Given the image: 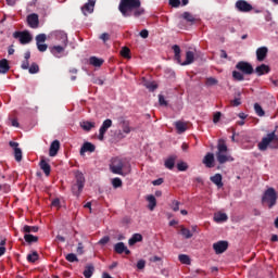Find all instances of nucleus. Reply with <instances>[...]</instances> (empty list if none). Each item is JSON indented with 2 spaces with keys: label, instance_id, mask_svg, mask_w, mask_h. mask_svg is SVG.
Masks as SVG:
<instances>
[{
  "label": "nucleus",
  "instance_id": "obj_1",
  "mask_svg": "<svg viewBox=\"0 0 278 278\" xmlns=\"http://www.w3.org/2000/svg\"><path fill=\"white\" fill-rule=\"evenodd\" d=\"M141 5L142 2L140 0H121L118 10L125 18H129L130 16L139 18V16L144 14V9Z\"/></svg>",
  "mask_w": 278,
  "mask_h": 278
},
{
  "label": "nucleus",
  "instance_id": "obj_38",
  "mask_svg": "<svg viewBox=\"0 0 278 278\" xmlns=\"http://www.w3.org/2000/svg\"><path fill=\"white\" fill-rule=\"evenodd\" d=\"M227 214L225 213H217L214 216L215 223H225L227 220Z\"/></svg>",
  "mask_w": 278,
  "mask_h": 278
},
{
  "label": "nucleus",
  "instance_id": "obj_51",
  "mask_svg": "<svg viewBox=\"0 0 278 278\" xmlns=\"http://www.w3.org/2000/svg\"><path fill=\"white\" fill-rule=\"evenodd\" d=\"M177 169L180 172L188 170V164L186 162H180L177 164Z\"/></svg>",
  "mask_w": 278,
  "mask_h": 278
},
{
  "label": "nucleus",
  "instance_id": "obj_47",
  "mask_svg": "<svg viewBox=\"0 0 278 278\" xmlns=\"http://www.w3.org/2000/svg\"><path fill=\"white\" fill-rule=\"evenodd\" d=\"M112 186L113 188H122L123 187V180L118 177L112 179Z\"/></svg>",
  "mask_w": 278,
  "mask_h": 278
},
{
  "label": "nucleus",
  "instance_id": "obj_45",
  "mask_svg": "<svg viewBox=\"0 0 278 278\" xmlns=\"http://www.w3.org/2000/svg\"><path fill=\"white\" fill-rule=\"evenodd\" d=\"M254 112L257 114V116H265L266 112H264V109H262V105L260 103L254 104Z\"/></svg>",
  "mask_w": 278,
  "mask_h": 278
},
{
  "label": "nucleus",
  "instance_id": "obj_44",
  "mask_svg": "<svg viewBox=\"0 0 278 278\" xmlns=\"http://www.w3.org/2000/svg\"><path fill=\"white\" fill-rule=\"evenodd\" d=\"M24 240L25 242H27L28 244H31L34 242H38V237L34 236V235H25L24 236Z\"/></svg>",
  "mask_w": 278,
  "mask_h": 278
},
{
  "label": "nucleus",
  "instance_id": "obj_31",
  "mask_svg": "<svg viewBox=\"0 0 278 278\" xmlns=\"http://www.w3.org/2000/svg\"><path fill=\"white\" fill-rule=\"evenodd\" d=\"M8 71H10V63L8 62V60L7 59L0 60V73L2 75H5Z\"/></svg>",
  "mask_w": 278,
  "mask_h": 278
},
{
  "label": "nucleus",
  "instance_id": "obj_41",
  "mask_svg": "<svg viewBox=\"0 0 278 278\" xmlns=\"http://www.w3.org/2000/svg\"><path fill=\"white\" fill-rule=\"evenodd\" d=\"M180 233L184 236V238H186V240H190V238H192V231L186 227H181Z\"/></svg>",
  "mask_w": 278,
  "mask_h": 278
},
{
  "label": "nucleus",
  "instance_id": "obj_56",
  "mask_svg": "<svg viewBox=\"0 0 278 278\" xmlns=\"http://www.w3.org/2000/svg\"><path fill=\"white\" fill-rule=\"evenodd\" d=\"M159 103H160V105H165V106L168 105V102L162 94L159 96Z\"/></svg>",
  "mask_w": 278,
  "mask_h": 278
},
{
  "label": "nucleus",
  "instance_id": "obj_21",
  "mask_svg": "<svg viewBox=\"0 0 278 278\" xmlns=\"http://www.w3.org/2000/svg\"><path fill=\"white\" fill-rule=\"evenodd\" d=\"M203 164H205L206 168H214V153H206L203 159Z\"/></svg>",
  "mask_w": 278,
  "mask_h": 278
},
{
  "label": "nucleus",
  "instance_id": "obj_62",
  "mask_svg": "<svg viewBox=\"0 0 278 278\" xmlns=\"http://www.w3.org/2000/svg\"><path fill=\"white\" fill-rule=\"evenodd\" d=\"M108 242H110V237L105 236L102 239L99 240V244H108Z\"/></svg>",
  "mask_w": 278,
  "mask_h": 278
},
{
  "label": "nucleus",
  "instance_id": "obj_11",
  "mask_svg": "<svg viewBox=\"0 0 278 278\" xmlns=\"http://www.w3.org/2000/svg\"><path fill=\"white\" fill-rule=\"evenodd\" d=\"M110 127H112V119L108 118L102 123V126L99 129V136H98V140L103 141L105 140V134L108 132V130L110 129Z\"/></svg>",
  "mask_w": 278,
  "mask_h": 278
},
{
  "label": "nucleus",
  "instance_id": "obj_12",
  "mask_svg": "<svg viewBox=\"0 0 278 278\" xmlns=\"http://www.w3.org/2000/svg\"><path fill=\"white\" fill-rule=\"evenodd\" d=\"M213 249H214L216 255H220V254L225 253V251H227V249H229V242H227V241L215 242L213 244Z\"/></svg>",
  "mask_w": 278,
  "mask_h": 278
},
{
  "label": "nucleus",
  "instance_id": "obj_3",
  "mask_svg": "<svg viewBox=\"0 0 278 278\" xmlns=\"http://www.w3.org/2000/svg\"><path fill=\"white\" fill-rule=\"evenodd\" d=\"M216 160L219 164H227V162H233L231 155H229V148H227V143L225 139H219L217 143V152Z\"/></svg>",
  "mask_w": 278,
  "mask_h": 278
},
{
  "label": "nucleus",
  "instance_id": "obj_29",
  "mask_svg": "<svg viewBox=\"0 0 278 278\" xmlns=\"http://www.w3.org/2000/svg\"><path fill=\"white\" fill-rule=\"evenodd\" d=\"M39 166L41 170H43L46 177H49V175H51V165L48 162H46L45 160H41L39 163Z\"/></svg>",
  "mask_w": 278,
  "mask_h": 278
},
{
  "label": "nucleus",
  "instance_id": "obj_8",
  "mask_svg": "<svg viewBox=\"0 0 278 278\" xmlns=\"http://www.w3.org/2000/svg\"><path fill=\"white\" fill-rule=\"evenodd\" d=\"M237 71H240L243 75H253V65L247 61H240L236 64Z\"/></svg>",
  "mask_w": 278,
  "mask_h": 278
},
{
  "label": "nucleus",
  "instance_id": "obj_57",
  "mask_svg": "<svg viewBox=\"0 0 278 278\" xmlns=\"http://www.w3.org/2000/svg\"><path fill=\"white\" fill-rule=\"evenodd\" d=\"M220 116H223V114L220 112H216L213 116V123H218L220 121Z\"/></svg>",
  "mask_w": 278,
  "mask_h": 278
},
{
  "label": "nucleus",
  "instance_id": "obj_19",
  "mask_svg": "<svg viewBox=\"0 0 278 278\" xmlns=\"http://www.w3.org/2000/svg\"><path fill=\"white\" fill-rule=\"evenodd\" d=\"M94 3H96L94 0H88V3H86V4L81 8L83 14H85V16H86L87 14H92V13L94 12Z\"/></svg>",
  "mask_w": 278,
  "mask_h": 278
},
{
  "label": "nucleus",
  "instance_id": "obj_61",
  "mask_svg": "<svg viewBox=\"0 0 278 278\" xmlns=\"http://www.w3.org/2000/svg\"><path fill=\"white\" fill-rule=\"evenodd\" d=\"M100 40H103V42H108V40H110V34L103 33V34L100 36Z\"/></svg>",
  "mask_w": 278,
  "mask_h": 278
},
{
  "label": "nucleus",
  "instance_id": "obj_49",
  "mask_svg": "<svg viewBox=\"0 0 278 278\" xmlns=\"http://www.w3.org/2000/svg\"><path fill=\"white\" fill-rule=\"evenodd\" d=\"M205 85L206 86H216V85H218V79H216L214 77H208V78H206Z\"/></svg>",
  "mask_w": 278,
  "mask_h": 278
},
{
  "label": "nucleus",
  "instance_id": "obj_52",
  "mask_svg": "<svg viewBox=\"0 0 278 278\" xmlns=\"http://www.w3.org/2000/svg\"><path fill=\"white\" fill-rule=\"evenodd\" d=\"M37 49L40 51V53H45V51L49 49V46L47 43H37Z\"/></svg>",
  "mask_w": 278,
  "mask_h": 278
},
{
  "label": "nucleus",
  "instance_id": "obj_14",
  "mask_svg": "<svg viewBox=\"0 0 278 278\" xmlns=\"http://www.w3.org/2000/svg\"><path fill=\"white\" fill-rule=\"evenodd\" d=\"M9 144L14 149V157L16 162H21L23 160V151L18 148V142L10 141Z\"/></svg>",
  "mask_w": 278,
  "mask_h": 278
},
{
  "label": "nucleus",
  "instance_id": "obj_18",
  "mask_svg": "<svg viewBox=\"0 0 278 278\" xmlns=\"http://www.w3.org/2000/svg\"><path fill=\"white\" fill-rule=\"evenodd\" d=\"M267 55H268L267 47H261V48L256 49V60L258 62H264V60H266Z\"/></svg>",
  "mask_w": 278,
  "mask_h": 278
},
{
  "label": "nucleus",
  "instance_id": "obj_35",
  "mask_svg": "<svg viewBox=\"0 0 278 278\" xmlns=\"http://www.w3.org/2000/svg\"><path fill=\"white\" fill-rule=\"evenodd\" d=\"M38 226H28V225H25L23 227V232L26 233V235H29V233H38Z\"/></svg>",
  "mask_w": 278,
  "mask_h": 278
},
{
  "label": "nucleus",
  "instance_id": "obj_6",
  "mask_svg": "<svg viewBox=\"0 0 278 278\" xmlns=\"http://www.w3.org/2000/svg\"><path fill=\"white\" fill-rule=\"evenodd\" d=\"M86 186V177H84V173L76 172L75 174V182L72 185V193L74 197L79 198L81 192H84V187Z\"/></svg>",
  "mask_w": 278,
  "mask_h": 278
},
{
  "label": "nucleus",
  "instance_id": "obj_28",
  "mask_svg": "<svg viewBox=\"0 0 278 278\" xmlns=\"http://www.w3.org/2000/svg\"><path fill=\"white\" fill-rule=\"evenodd\" d=\"M210 179H211L212 184L217 186V188H223V186H224V184H223V175L215 174L214 176H211Z\"/></svg>",
  "mask_w": 278,
  "mask_h": 278
},
{
  "label": "nucleus",
  "instance_id": "obj_54",
  "mask_svg": "<svg viewBox=\"0 0 278 278\" xmlns=\"http://www.w3.org/2000/svg\"><path fill=\"white\" fill-rule=\"evenodd\" d=\"M169 5L172 8H179V5H181V0H169Z\"/></svg>",
  "mask_w": 278,
  "mask_h": 278
},
{
  "label": "nucleus",
  "instance_id": "obj_36",
  "mask_svg": "<svg viewBox=\"0 0 278 278\" xmlns=\"http://www.w3.org/2000/svg\"><path fill=\"white\" fill-rule=\"evenodd\" d=\"M83 275L86 278L92 277V275H94V266L93 265H87Z\"/></svg>",
  "mask_w": 278,
  "mask_h": 278
},
{
  "label": "nucleus",
  "instance_id": "obj_24",
  "mask_svg": "<svg viewBox=\"0 0 278 278\" xmlns=\"http://www.w3.org/2000/svg\"><path fill=\"white\" fill-rule=\"evenodd\" d=\"M94 144L90 142H85L83 147L80 148V155H84V153H94Z\"/></svg>",
  "mask_w": 278,
  "mask_h": 278
},
{
  "label": "nucleus",
  "instance_id": "obj_17",
  "mask_svg": "<svg viewBox=\"0 0 278 278\" xmlns=\"http://www.w3.org/2000/svg\"><path fill=\"white\" fill-rule=\"evenodd\" d=\"M55 39L61 42V45H64V47H67L68 45V35L64 33V30H56L54 33Z\"/></svg>",
  "mask_w": 278,
  "mask_h": 278
},
{
  "label": "nucleus",
  "instance_id": "obj_58",
  "mask_svg": "<svg viewBox=\"0 0 278 278\" xmlns=\"http://www.w3.org/2000/svg\"><path fill=\"white\" fill-rule=\"evenodd\" d=\"M21 68H23V71H27L29 68V61L28 60H24L22 62Z\"/></svg>",
  "mask_w": 278,
  "mask_h": 278
},
{
  "label": "nucleus",
  "instance_id": "obj_33",
  "mask_svg": "<svg viewBox=\"0 0 278 278\" xmlns=\"http://www.w3.org/2000/svg\"><path fill=\"white\" fill-rule=\"evenodd\" d=\"M142 242V235L140 233H135L132 237L128 240L129 247H134V244Z\"/></svg>",
  "mask_w": 278,
  "mask_h": 278
},
{
  "label": "nucleus",
  "instance_id": "obj_13",
  "mask_svg": "<svg viewBox=\"0 0 278 278\" xmlns=\"http://www.w3.org/2000/svg\"><path fill=\"white\" fill-rule=\"evenodd\" d=\"M118 125L123 130V134L129 135L134 131V128L130 126L129 121L125 119V117H118Z\"/></svg>",
  "mask_w": 278,
  "mask_h": 278
},
{
  "label": "nucleus",
  "instance_id": "obj_46",
  "mask_svg": "<svg viewBox=\"0 0 278 278\" xmlns=\"http://www.w3.org/2000/svg\"><path fill=\"white\" fill-rule=\"evenodd\" d=\"M36 45L45 43L47 42V35L46 34H39L35 38Z\"/></svg>",
  "mask_w": 278,
  "mask_h": 278
},
{
  "label": "nucleus",
  "instance_id": "obj_53",
  "mask_svg": "<svg viewBox=\"0 0 278 278\" xmlns=\"http://www.w3.org/2000/svg\"><path fill=\"white\" fill-rule=\"evenodd\" d=\"M179 205H180V202L177 201V200H174V201L172 202V205H170L173 212H179Z\"/></svg>",
  "mask_w": 278,
  "mask_h": 278
},
{
  "label": "nucleus",
  "instance_id": "obj_32",
  "mask_svg": "<svg viewBox=\"0 0 278 278\" xmlns=\"http://www.w3.org/2000/svg\"><path fill=\"white\" fill-rule=\"evenodd\" d=\"M175 160H177V155H172L165 161V167L169 170H173L175 168Z\"/></svg>",
  "mask_w": 278,
  "mask_h": 278
},
{
  "label": "nucleus",
  "instance_id": "obj_30",
  "mask_svg": "<svg viewBox=\"0 0 278 278\" xmlns=\"http://www.w3.org/2000/svg\"><path fill=\"white\" fill-rule=\"evenodd\" d=\"M175 127L177 129V134H184L188 130V124L181 121L176 122Z\"/></svg>",
  "mask_w": 278,
  "mask_h": 278
},
{
  "label": "nucleus",
  "instance_id": "obj_16",
  "mask_svg": "<svg viewBox=\"0 0 278 278\" xmlns=\"http://www.w3.org/2000/svg\"><path fill=\"white\" fill-rule=\"evenodd\" d=\"M114 251L115 253H118V255H123V253H125V255H131V251L125 247L124 242L116 243L114 245Z\"/></svg>",
  "mask_w": 278,
  "mask_h": 278
},
{
  "label": "nucleus",
  "instance_id": "obj_22",
  "mask_svg": "<svg viewBox=\"0 0 278 278\" xmlns=\"http://www.w3.org/2000/svg\"><path fill=\"white\" fill-rule=\"evenodd\" d=\"M255 73L258 77H262V75H268V73H270V67L266 64H261L255 68Z\"/></svg>",
  "mask_w": 278,
  "mask_h": 278
},
{
  "label": "nucleus",
  "instance_id": "obj_64",
  "mask_svg": "<svg viewBox=\"0 0 278 278\" xmlns=\"http://www.w3.org/2000/svg\"><path fill=\"white\" fill-rule=\"evenodd\" d=\"M52 207H60V199H54L51 203Z\"/></svg>",
  "mask_w": 278,
  "mask_h": 278
},
{
  "label": "nucleus",
  "instance_id": "obj_2",
  "mask_svg": "<svg viewBox=\"0 0 278 278\" xmlns=\"http://www.w3.org/2000/svg\"><path fill=\"white\" fill-rule=\"evenodd\" d=\"M109 168L113 175H122V177H125L127 175L125 170L129 173L131 165L127 159L116 156L111 160Z\"/></svg>",
  "mask_w": 278,
  "mask_h": 278
},
{
  "label": "nucleus",
  "instance_id": "obj_27",
  "mask_svg": "<svg viewBox=\"0 0 278 278\" xmlns=\"http://www.w3.org/2000/svg\"><path fill=\"white\" fill-rule=\"evenodd\" d=\"M143 79V86L144 88H147L150 92H155V90H157V83L155 81H149L147 80V78H142Z\"/></svg>",
  "mask_w": 278,
  "mask_h": 278
},
{
  "label": "nucleus",
  "instance_id": "obj_4",
  "mask_svg": "<svg viewBox=\"0 0 278 278\" xmlns=\"http://www.w3.org/2000/svg\"><path fill=\"white\" fill-rule=\"evenodd\" d=\"M277 199H278V193L275 188L269 187L267 190L264 191L263 197H262V205L264 207H268V210H273L275 205H277Z\"/></svg>",
  "mask_w": 278,
  "mask_h": 278
},
{
  "label": "nucleus",
  "instance_id": "obj_10",
  "mask_svg": "<svg viewBox=\"0 0 278 278\" xmlns=\"http://www.w3.org/2000/svg\"><path fill=\"white\" fill-rule=\"evenodd\" d=\"M235 8L238 12H242V13H249L253 11V5L249 3L247 0H238L235 3Z\"/></svg>",
  "mask_w": 278,
  "mask_h": 278
},
{
  "label": "nucleus",
  "instance_id": "obj_48",
  "mask_svg": "<svg viewBox=\"0 0 278 278\" xmlns=\"http://www.w3.org/2000/svg\"><path fill=\"white\" fill-rule=\"evenodd\" d=\"M65 260H66L67 262H71V263H73V262H79V258H77V255H76L75 253H70V254H67V255L65 256Z\"/></svg>",
  "mask_w": 278,
  "mask_h": 278
},
{
  "label": "nucleus",
  "instance_id": "obj_39",
  "mask_svg": "<svg viewBox=\"0 0 278 278\" xmlns=\"http://www.w3.org/2000/svg\"><path fill=\"white\" fill-rule=\"evenodd\" d=\"M232 79H235V81H244V74L239 71H233Z\"/></svg>",
  "mask_w": 278,
  "mask_h": 278
},
{
  "label": "nucleus",
  "instance_id": "obj_25",
  "mask_svg": "<svg viewBox=\"0 0 278 278\" xmlns=\"http://www.w3.org/2000/svg\"><path fill=\"white\" fill-rule=\"evenodd\" d=\"M80 127L84 129V131H92V129L97 127V123L84 121L80 122Z\"/></svg>",
  "mask_w": 278,
  "mask_h": 278
},
{
  "label": "nucleus",
  "instance_id": "obj_20",
  "mask_svg": "<svg viewBox=\"0 0 278 278\" xmlns=\"http://www.w3.org/2000/svg\"><path fill=\"white\" fill-rule=\"evenodd\" d=\"M58 151H60V141L54 140L50 144V150H49L50 157H55L58 155Z\"/></svg>",
  "mask_w": 278,
  "mask_h": 278
},
{
  "label": "nucleus",
  "instance_id": "obj_55",
  "mask_svg": "<svg viewBox=\"0 0 278 278\" xmlns=\"http://www.w3.org/2000/svg\"><path fill=\"white\" fill-rule=\"evenodd\" d=\"M144 266H147V262H146L144 260L138 261V263H137V268H138L139 270L144 269Z\"/></svg>",
  "mask_w": 278,
  "mask_h": 278
},
{
  "label": "nucleus",
  "instance_id": "obj_34",
  "mask_svg": "<svg viewBox=\"0 0 278 278\" xmlns=\"http://www.w3.org/2000/svg\"><path fill=\"white\" fill-rule=\"evenodd\" d=\"M89 64H91V66H96V67L103 66V59H99L97 56H91L89 59Z\"/></svg>",
  "mask_w": 278,
  "mask_h": 278
},
{
  "label": "nucleus",
  "instance_id": "obj_7",
  "mask_svg": "<svg viewBox=\"0 0 278 278\" xmlns=\"http://www.w3.org/2000/svg\"><path fill=\"white\" fill-rule=\"evenodd\" d=\"M270 142H278V136L275 134V130L267 134V136L262 139V141L257 144L258 150L266 151Z\"/></svg>",
  "mask_w": 278,
  "mask_h": 278
},
{
  "label": "nucleus",
  "instance_id": "obj_50",
  "mask_svg": "<svg viewBox=\"0 0 278 278\" xmlns=\"http://www.w3.org/2000/svg\"><path fill=\"white\" fill-rule=\"evenodd\" d=\"M129 53H131V50H129V48L127 47L122 48L121 50L122 58H130Z\"/></svg>",
  "mask_w": 278,
  "mask_h": 278
},
{
  "label": "nucleus",
  "instance_id": "obj_9",
  "mask_svg": "<svg viewBox=\"0 0 278 278\" xmlns=\"http://www.w3.org/2000/svg\"><path fill=\"white\" fill-rule=\"evenodd\" d=\"M13 38L20 39L21 45H29L33 40L31 34L27 30L13 33Z\"/></svg>",
  "mask_w": 278,
  "mask_h": 278
},
{
  "label": "nucleus",
  "instance_id": "obj_40",
  "mask_svg": "<svg viewBox=\"0 0 278 278\" xmlns=\"http://www.w3.org/2000/svg\"><path fill=\"white\" fill-rule=\"evenodd\" d=\"M182 18L187 21V23H194L197 18H194V15H192L190 12H184Z\"/></svg>",
  "mask_w": 278,
  "mask_h": 278
},
{
  "label": "nucleus",
  "instance_id": "obj_59",
  "mask_svg": "<svg viewBox=\"0 0 278 278\" xmlns=\"http://www.w3.org/2000/svg\"><path fill=\"white\" fill-rule=\"evenodd\" d=\"M164 184V178H157L152 181V186H162Z\"/></svg>",
  "mask_w": 278,
  "mask_h": 278
},
{
  "label": "nucleus",
  "instance_id": "obj_63",
  "mask_svg": "<svg viewBox=\"0 0 278 278\" xmlns=\"http://www.w3.org/2000/svg\"><path fill=\"white\" fill-rule=\"evenodd\" d=\"M139 36H141V38H149V30L142 29V30L139 33Z\"/></svg>",
  "mask_w": 278,
  "mask_h": 278
},
{
  "label": "nucleus",
  "instance_id": "obj_23",
  "mask_svg": "<svg viewBox=\"0 0 278 278\" xmlns=\"http://www.w3.org/2000/svg\"><path fill=\"white\" fill-rule=\"evenodd\" d=\"M66 49V46H53L50 47V53L54 55V58H62L60 54Z\"/></svg>",
  "mask_w": 278,
  "mask_h": 278
},
{
  "label": "nucleus",
  "instance_id": "obj_15",
  "mask_svg": "<svg viewBox=\"0 0 278 278\" xmlns=\"http://www.w3.org/2000/svg\"><path fill=\"white\" fill-rule=\"evenodd\" d=\"M27 23L31 29H38V25H40V20L38 18V14L33 13L27 16Z\"/></svg>",
  "mask_w": 278,
  "mask_h": 278
},
{
  "label": "nucleus",
  "instance_id": "obj_26",
  "mask_svg": "<svg viewBox=\"0 0 278 278\" xmlns=\"http://www.w3.org/2000/svg\"><path fill=\"white\" fill-rule=\"evenodd\" d=\"M147 201H148V210H150V212H153V210H155V207L157 206V200L155 199V195L153 194L148 195Z\"/></svg>",
  "mask_w": 278,
  "mask_h": 278
},
{
  "label": "nucleus",
  "instance_id": "obj_5",
  "mask_svg": "<svg viewBox=\"0 0 278 278\" xmlns=\"http://www.w3.org/2000/svg\"><path fill=\"white\" fill-rule=\"evenodd\" d=\"M173 51L175 53L174 58H175L176 62H178V64H180L181 66H188V65L192 64V62H194V52L187 51L186 60L184 62H181V48H179L178 45H174Z\"/></svg>",
  "mask_w": 278,
  "mask_h": 278
},
{
  "label": "nucleus",
  "instance_id": "obj_60",
  "mask_svg": "<svg viewBox=\"0 0 278 278\" xmlns=\"http://www.w3.org/2000/svg\"><path fill=\"white\" fill-rule=\"evenodd\" d=\"M231 105H233V108H238V105H242V101H240V98H237L231 101Z\"/></svg>",
  "mask_w": 278,
  "mask_h": 278
},
{
  "label": "nucleus",
  "instance_id": "obj_43",
  "mask_svg": "<svg viewBox=\"0 0 278 278\" xmlns=\"http://www.w3.org/2000/svg\"><path fill=\"white\" fill-rule=\"evenodd\" d=\"M38 252H33L30 254L27 255V262H29L30 264H34L35 262H38Z\"/></svg>",
  "mask_w": 278,
  "mask_h": 278
},
{
  "label": "nucleus",
  "instance_id": "obj_42",
  "mask_svg": "<svg viewBox=\"0 0 278 278\" xmlns=\"http://www.w3.org/2000/svg\"><path fill=\"white\" fill-rule=\"evenodd\" d=\"M40 72V66H38L37 63H31L30 66H28V73H30V75H36V73Z\"/></svg>",
  "mask_w": 278,
  "mask_h": 278
},
{
  "label": "nucleus",
  "instance_id": "obj_37",
  "mask_svg": "<svg viewBox=\"0 0 278 278\" xmlns=\"http://www.w3.org/2000/svg\"><path fill=\"white\" fill-rule=\"evenodd\" d=\"M178 260L180 264H186L187 266H190L192 264V261L190 260V256L188 254H180L178 256Z\"/></svg>",
  "mask_w": 278,
  "mask_h": 278
}]
</instances>
